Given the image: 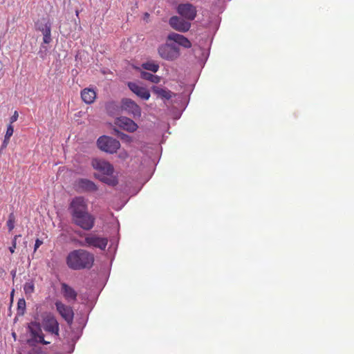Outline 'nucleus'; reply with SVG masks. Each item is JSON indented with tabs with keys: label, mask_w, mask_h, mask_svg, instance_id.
Wrapping results in <instances>:
<instances>
[{
	"label": "nucleus",
	"mask_w": 354,
	"mask_h": 354,
	"mask_svg": "<svg viewBox=\"0 0 354 354\" xmlns=\"http://www.w3.org/2000/svg\"><path fill=\"white\" fill-rule=\"evenodd\" d=\"M94 255L84 250H75L71 252L66 258L68 266L73 270L91 268L94 263Z\"/></svg>",
	"instance_id": "nucleus-1"
},
{
	"label": "nucleus",
	"mask_w": 354,
	"mask_h": 354,
	"mask_svg": "<svg viewBox=\"0 0 354 354\" xmlns=\"http://www.w3.org/2000/svg\"><path fill=\"white\" fill-rule=\"evenodd\" d=\"M91 165L99 172L95 174V177L100 181L111 186H115L118 184L117 178L113 175V167L109 162L102 159L94 158L92 160Z\"/></svg>",
	"instance_id": "nucleus-2"
},
{
	"label": "nucleus",
	"mask_w": 354,
	"mask_h": 354,
	"mask_svg": "<svg viewBox=\"0 0 354 354\" xmlns=\"http://www.w3.org/2000/svg\"><path fill=\"white\" fill-rule=\"evenodd\" d=\"M41 317L44 330L51 335L59 336V324L55 316L50 312H44Z\"/></svg>",
	"instance_id": "nucleus-3"
},
{
	"label": "nucleus",
	"mask_w": 354,
	"mask_h": 354,
	"mask_svg": "<svg viewBox=\"0 0 354 354\" xmlns=\"http://www.w3.org/2000/svg\"><path fill=\"white\" fill-rule=\"evenodd\" d=\"M98 148L105 152L114 153L120 147V143L118 140L109 136H100L97 141Z\"/></svg>",
	"instance_id": "nucleus-4"
},
{
	"label": "nucleus",
	"mask_w": 354,
	"mask_h": 354,
	"mask_svg": "<svg viewBox=\"0 0 354 354\" xmlns=\"http://www.w3.org/2000/svg\"><path fill=\"white\" fill-rule=\"evenodd\" d=\"M108 239L93 233L86 234L84 243H80L82 246L93 247L104 250L108 244Z\"/></svg>",
	"instance_id": "nucleus-5"
},
{
	"label": "nucleus",
	"mask_w": 354,
	"mask_h": 354,
	"mask_svg": "<svg viewBox=\"0 0 354 354\" xmlns=\"http://www.w3.org/2000/svg\"><path fill=\"white\" fill-rule=\"evenodd\" d=\"M72 222L82 229L88 231L95 225V218L88 212L71 218Z\"/></svg>",
	"instance_id": "nucleus-6"
},
{
	"label": "nucleus",
	"mask_w": 354,
	"mask_h": 354,
	"mask_svg": "<svg viewBox=\"0 0 354 354\" xmlns=\"http://www.w3.org/2000/svg\"><path fill=\"white\" fill-rule=\"evenodd\" d=\"M68 211L71 218L88 212L86 200L83 196L74 197L69 204Z\"/></svg>",
	"instance_id": "nucleus-7"
},
{
	"label": "nucleus",
	"mask_w": 354,
	"mask_h": 354,
	"mask_svg": "<svg viewBox=\"0 0 354 354\" xmlns=\"http://www.w3.org/2000/svg\"><path fill=\"white\" fill-rule=\"evenodd\" d=\"M158 54L164 59L174 61L180 57V49L174 44H165L158 48Z\"/></svg>",
	"instance_id": "nucleus-8"
},
{
	"label": "nucleus",
	"mask_w": 354,
	"mask_h": 354,
	"mask_svg": "<svg viewBox=\"0 0 354 354\" xmlns=\"http://www.w3.org/2000/svg\"><path fill=\"white\" fill-rule=\"evenodd\" d=\"M56 310L60 316L66 322L68 325L73 322L74 312L73 308L62 303L61 301H56L55 303Z\"/></svg>",
	"instance_id": "nucleus-9"
},
{
	"label": "nucleus",
	"mask_w": 354,
	"mask_h": 354,
	"mask_svg": "<svg viewBox=\"0 0 354 354\" xmlns=\"http://www.w3.org/2000/svg\"><path fill=\"white\" fill-rule=\"evenodd\" d=\"M41 323L38 322H31L28 326V329L32 337V340L41 343L44 345L50 344L44 339V335L41 330Z\"/></svg>",
	"instance_id": "nucleus-10"
},
{
	"label": "nucleus",
	"mask_w": 354,
	"mask_h": 354,
	"mask_svg": "<svg viewBox=\"0 0 354 354\" xmlns=\"http://www.w3.org/2000/svg\"><path fill=\"white\" fill-rule=\"evenodd\" d=\"M74 186L78 192H93L97 190V186L93 181L86 178L77 179Z\"/></svg>",
	"instance_id": "nucleus-11"
},
{
	"label": "nucleus",
	"mask_w": 354,
	"mask_h": 354,
	"mask_svg": "<svg viewBox=\"0 0 354 354\" xmlns=\"http://www.w3.org/2000/svg\"><path fill=\"white\" fill-rule=\"evenodd\" d=\"M177 12L187 20H194L196 15V9L191 3H180L177 7Z\"/></svg>",
	"instance_id": "nucleus-12"
},
{
	"label": "nucleus",
	"mask_w": 354,
	"mask_h": 354,
	"mask_svg": "<svg viewBox=\"0 0 354 354\" xmlns=\"http://www.w3.org/2000/svg\"><path fill=\"white\" fill-rule=\"evenodd\" d=\"M122 108L128 113H131L134 117H140L141 115L140 107L131 99H123L122 101Z\"/></svg>",
	"instance_id": "nucleus-13"
},
{
	"label": "nucleus",
	"mask_w": 354,
	"mask_h": 354,
	"mask_svg": "<svg viewBox=\"0 0 354 354\" xmlns=\"http://www.w3.org/2000/svg\"><path fill=\"white\" fill-rule=\"evenodd\" d=\"M129 89L140 98L147 100L150 97V93L147 88L140 86L136 82H129L127 84Z\"/></svg>",
	"instance_id": "nucleus-14"
},
{
	"label": "nucleus",
	"mask_w": 354,
	"mask_h": 354,
	"mask_svg": "<svg viewBox=\"0 0 354 354\" xmlns=\"http://www.w3.org/2000/svg\"><path fill=\"white\" fill-rule=\"evenodd\" d=\"M115 124L119 127L129 132H134L138 129V125L131 119L126 117H120L116 119Z\"/></svg>",
	"instance_id": "nucleus-15"
},
{
	"label": "nucleus",
	"mask_w": 354,
	"mask_h": 354,
	"mask_svg": "<svg viewBox=\"0 0 354 354\" xmlns=\"http://www.w3.org/2000/svg\"><path fill=\"white\" fill-rule=\"evenodd\" d=\"M167 39L170 41H174L178 45L185 48H189L192 47V43L190 42V41L183 35L178 33L171 32L167 36Z\"/></svg>",
	"instance_id": "nucleus-16"
},
{
	"label": "nucleus",
	"mask_w": 354,
	"mask_h": 354,
	"mask_svg": "<svg viewBox=\"0 0 354 354\" xmlns=\"http://www.w3.org/2000/svg\"><path fill=\"white\" fill-rule=\"evenodd\" d=\"M61 289L64 297L67 301H76L77 293L72 287L69 286L66 283H62L61 284Z\"/></svg>",
	"instance_id": "nucleus-17"
},
{
	"label": "nucleus",
	"mask_w": 354,
	"mask_h": 354,
	"mask_svg": "<svg viewBox=\"0 0 354 354\" xmlns=\"http://www.w3.org/2000/svg\"><path fill=\"white\" fill-rule=\"evenodd\" d=\"M37 29L41 32L43 35V42L44 44H49L51 42V28L48 24H37Z\"/></svg>",
	"instance_id": "nucleus-18"
},
{
	"label": "nucleus",
	"mask_w": 354,
	"mask_h": 354,
	"mask_svg": "<svg viewBox=\"0 0 354 354\" xmlns=\"http://www.w3.org/2000/svg\"><path fill=\"white\" fill-rule=\"evenodd\" d=\"M82 100L88 104H92L96 98V93L93 89L86 88L81 91Z\"/></svg>",
	"instance_id": "nucleus-19"
},
{
	"label": "nucleus",
	"mask_w": 354,
	"mask_h": 354,
	"mask_svg": "<svg viewBox=\"0 0 354 354\" xmlns=\"http://www.w3.org/2000/svg\"><path fill=\"white\" fill-rule=\"evenodd\" d=\"M152 91L162 99L170 100L174 95V93L171 91L156 86L152 87Z\"/></svg>",
	"instance_id": "nucleus-20"
},
{
	"label": "nucleus",
	"mask_w": 354,
	"mask_h": 354,
	"mask_svg": "<svg viewBox=\"0 0 354 354\" xmlns=\"http://www.w3.org/2000/svg\"><path fill=\"white\" fill-rule=\"evenodd\" d=\"M142 79L148 80L151 82L158 84L160 81V77L158 75H153L149 72L142 71L140 73Z\"/></svg>",
	"instance_id": "nucleus-21"
},
{
	"label": "nucleus",
	"mask_w": 354,
	"mask_h": 354,
	"mask_svg": "<svg viewBox=\"0 0 354 354\" xmlns=\"http://www.w3.org/2000/svg\"><path fill=\"white\" fill-rule=\"evenodd\" d=\"M24 291L26 297H31L35 292V283L32 280H30L24 285Z\"/></svg>",
	"instance_id": "nucleus-22"
},
{
	"label": "nucleus",
	"mask_w": 354,
	"mask_h": 354,
	"mask_svg": "<svg viewBox=\"0 0 354 354\" xmlns=\"http://www.w3.org/2000/svg\"><path fill=\"white\" fill-rule=\"evenodd\" d=\"M171 25L172 28L182 32L188 31L191 28V24H171Z\"/></svg>",
	"instance_id": "nucleus-23"
},
{
	"label": "nucleus",
	"mask_w": 354,
	"mask_h": 354,
	"mask_svg": "<svg viewBox=\"0 0 354 354\" xmlns=\"http://www.w3.org/2000/svg\"><path fill=\"white\" fill-rule=\"evenodd\" d=\"M142 66L144 69L149 71H152L153 73L157 72L159 69L158 64H157L154 62H151L142 64Z\"/></svg>",
	"instance_id": "nucleus-24"
},
{
	"label": "nucleus",
	"mask_w": 354,
	"mask_h": 354,
	"mask_svg": "<svg viewBox=\"0 0 354 354\" xmlns=\"http://www.w3.org/2000/svg\"><path fill=\"white\" fill-rule=\"evenodd\" d=\"M15 218L13 213H10L8 216V220L7 221V226L8 227L9 231H12L15 227Z\"/></svg>",
	"instance_id": "nucleus-25"
},
{
	"label": "nucleus",
	"mask_w": 354,
	"mask_h": 354,
	"mask_svg": "<svg viewBox=\"0 0 354 354\" xmlns=\"http://www.w3.org/2000/svg\"><path fill=\"white\" fill-rule=\"evenodd\" d=\"M26 309V301L24 299H19L17 302V310L19 314L23 315Z\"/></svg>",
	"instance_id": "nucleus-26"
},
{
	"label": "nucleus",
	"mask_w": 354,
	"mask_h": 354,
	"mask_svg": "<svg viewBox=\"0 0 354 354\" xmlns=\"http://www.w3.org/2000/svg\"><path fill=\"white\" fill-rule=\"evenodd\" d=\"M21 235L19 234V235H15L12 241V245L10 247H9V251L10 252L11 254H14L15 252V249L17 248V240L19 237H20Z\"/></svg>",
	"instance_id": "nucleus-27"
},
{
	"label": "nucleus",
	"mask_w": 354,
	"mask_h": 354,
	"mask_svg": "<svg viewBox=\"0 0 354 354\" xmlns=\"http://www.w3.org/2000/svg\"><path fill=\"white\" fill-rule=\"evenodd\" d=\"M13 132H14L13 126L11 124H10L7 127V130H6L5 136L10 138V137L13 134Z\"/></svg>",
	"instance_id": "nucleus-28"
},
{
	"label": "nucleus",
	"mask_w": 354,
	"mask_h": 354,
	"mask_svg": "<svg viewBox=\"0 0 354 354\" xmlns=\"http://www.w3.org/2000/svg\"><path fill=\"white\" fill-rule=\"evenodd\" d=\"M119 136L120 137V138L122 140H125L126 142H130L132 140L131 138L129 136H128L127 134H124L123 133H120Z\"/></svg>",
	"instance_id": "nucleus-29"
},
{
	"label": "nucleus",
	"mask_w": 354,
	"mask_h": 354,
	"mask_svg": "<svg viewBox=\"0 0 354 354\" xmlns=\"http://www.w3.org/2000/svg\"><path fill=\"white\" fill-rule=\"evenodd\" d=\"M10 142V138H7V137H4V140L2 142V145L1 146V149L2 150L3 149H5L7 147L8 143Z\"/></svg>",
	"instance_id": "nucleus-30"
},
{
	"label": "nucleus",
	"mask_w": 354,
	"mask_h": 354,
	"mask_svg": "<svg viewBox=\"0 0 354 354\" xmlns=\"http://www.w3.org/2000/svg\"><path fill=\"white\" fill-rule=\"evenodd\" d=\"M18 117H19V114H18V112L17 111H15L14 112V114L12 115V117L10 118V124H12L13 122H15V121L17 120L18 119Z\"/></svg>",
	"instance_id": "nucleus-31"
},
{
	"label": "nucleus",
	"mask_w": 354,
	"mask_h": 354,
	"mask_svg": "<svg viewBox=\"0 0 354 354\" xmlns=\"http://www.w3.org/2000/svg\"><path fill=\"white\" fill-rule=\"evenodd\" d=\"M43 243L42 241L39 240V239H36L34 250L36 251L37 248Z\"/></svg>",
	"instance_id": "nucleus-32"
},
{
	"label": "nucleus",
	"mask_w": 354,
	"mask_h": 354,
	"mask_svg": "<svg viewBox=\"0 0 354 354\" xmlns=\"http://www.w3.org/2000/svg\"><path fill=\"white\" fill-rule=\"evenodd\" d=\"M119 157L123 160H125L128 157V153L127 151H122L120 153Z\"/></svg>",
	"instance_id": "nucleus-33"
},
{
	"label": "nucleus",
	"mask_w": 354,
	"mask_h": 354,
	"mask_svg": "<svg viewBox=\"0 0 354 354\" xmlns=\"http://www.w3.org/2000/svg\"><path fill=\"white\" fill-rule=\"evenodd\" d=\"M179 18L177 16H174L170 18L169 22H178Z\"/></svg>",
	"instance_id": "nucleus-34"
},
{
	"label": "nucleus",
	"mask_w": 354,
	"mask_h": 354,
	"mask_svg": "<svg viewBox=\"0 0 354 354\" xmlns=\"http://www.w3.org/2000/svg\"><path fill=\"white\" fill-rule=\"evenodd\" d=\"M149 16V15L147 12H146V13L145 14V19H146Z\"/></svg>",
	"instance_id": "nucleus-35"
},
{
	"label": "nucleus",
	"mask_w": 354,
	"mask_h": 354,
	"mask_svg": "<svg viewBox=\"0 0 354 354\" xmlns=\"http://www.w3.org/2000/svg\"><path fill=\"white\" fill-rule=\"evenodd\" d=\"M14 292H15V290H12L11 292V294H10L11 298H12V297L14 295Z\"/></svg>",
	"instance_id": "nucleus-36"
}]
</instances>
